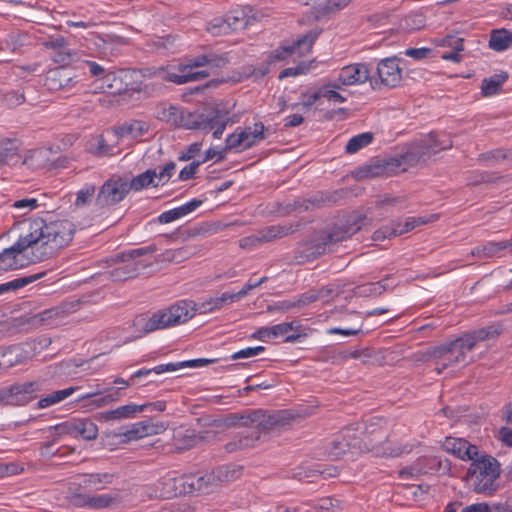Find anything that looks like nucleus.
Listing matches in <instances>:
<instances>
[{
	"instance_id": "obj_1",
	"label": "nucleus",
	"mask_w": 512,
	"mask_h": 512,
	"mask_svg": "<svg viewBox=\"0 0 512 512\" xmlns=\"http://www.w3.org/2000/svg\"><path fill=\"white\" fill-rule=\"evenodd\" d=\"M74 233L75 225L67 219H34L29 224V233L0 253V271L19 269L52 257L72 241Z\"/></svg>"
},
{
	"instance_id": "obj_2",
	"label": "nucleus",
	"mask_w": 512,
	"mask_h": 512,
	"mask_svg": "<svg viewBox=\"0 0 512 512\" xmlns=\"http://www.w3.org/2000/svg\"><path fill=\"white\" fill-rule=\"evenodd\" d=\"M501 333L502 325L493 324L465 333L453 341L433 346L430 356L435 358L437 373L440 374L444 369L466 362V353L472 351L478 342L496 338Z\"/></svg>"
},
{
	"instance_id": "obj_3",
	"label": "nucleus",
	"mask_w": 512,
	"mask_h": 512,
	"mask_svg": "<svg viewBox=\"0 0 512 512\" xmlns=\"http://www.w3.org/2000/svg\"><path fill=\"white\" fill-rule=\"evenodd\" d=\"M366 222V216L361 213L354 212L348 215L344 220L336 223L331 231L322 238L320 243H308L303 246V249L296 251L295 261L298 264H302L326 252H331L333 245L350 238L360 231L366 225Z\"/></svg>"
},
{
	"instance_id": "obj_4",
	"label": "nucleus",
	"mask_w": 512,
	"mask_h": 512,
	"mask_svg": "<svg viewBox=\"0 0 512 512\" xmlns=\"http://www.w3.org/2000/svg\"><path fill=\"white\" fill-rule=\"evenodd\" d=\"M198 309L192 301H179L165 310H160L150 317L140 315L135 318L134 326L144 333L179 325L191 319Z\"/></svg>"
},
{
	"instance_id": "obj_5",
	"label": "nucleus",
	"mask_w": 512,
	"mask_h": 512,
	"mask_svg": "<svg viewBox=\"0 0 512 512\" xmlns=\"http://www.w3.org/2000/svg\"><path fill=\"white\" fill-rule=\"evenodd\" d=\"M468 469V476L473 481L476 493L492 495L498 489L497 479L500 476V464L490 455L474 457Z\"/></svg>"
},
{
	"instance_id": "obj_6",
	"label": "nucleus",
	"mask_w": 512,
	"mask_h": 512,
	"mask_svg": "<svg viewBox=\"0 0 512 512\" xmlns=\"http://www.w3.org/2000/svg\"><path fill=\"white\" fill-rule=\"evenodd\" d=\"M235 470L229 471L228 467H219L205 474H189L185 477V488L187 494L208 493L212 487L220 482H227L234 478Z\"/></svg>"
},
{
	"instance_id": "obj_7",
	"label": "nucleus",
	"mask_w": 512,
	"mask_h": 512,
	"mask_svg": "<svg viewBox=\"0 0 512 512\" xmlns=\"http://www.w3.org/2000/svg\"><path fill=\"white\" fill-rule=\"evenodd\" d=\"M40 390V383L30 381L13 384L9 387L0 389V404L23 406L36 398V393Z\"/></svg>"
},
{
	"instance_id": "obj_8",
	"label": "nucleus",
	"mask_w": 512,
	"mask_h": 512,
	"mask_svg": "<svg viewBox=\"0 0 512 512\" xmlns=\"http://www.w3.org/2000/svg\"><path fill=\"white\" fill-rule=\"evenodd\" d=\"M127 180L118 176L105 181L96 196L95 204L99 208L120 203L129 193Z\"/></svg>"
},
{
	"instance_id": "obj_9",
	"label": "nucleus",
	"mask_w": 512,
	"mask_h": 512,
	"mask_svg": "<svg viewBox=\"0 0 512 512\" xmlns=\"http://www.w3.org/2000/svg\"><path fill=\"white\" fill-rule=\"evenodd\" d=\"M107 263L109 266H115L112 270L108 271V277L115 282L127 281L138 277L142 270L150 266V264L144 263V261H115L114 255L111 256Z\"/></svg>"
},
{
	"instance_id": "obj_10",
	"label": "nucleus",
	"mask_w": 512,
	"mask_h": 512,
	"mask_svg": "<svg viewBox=\"0 0 512 512\" xmlns=\"http://www.w3.org/2000/svg\"><path fill=\"white\" fill-rule=\"evenodd\" d=\"M256 417L257 422L255 431L259 433V436L262 432L267 433L274 429L284 428L290 425L295 418V416L287 410L275 411L273 413L257 410Z\"/></svg>"
},
{
	"instance_id": "obj_11",
	"label": "nucleus",
	"mask_w": 512,
	"mask_h": 512,
	"mask_svg": "<svg viewBox=\"0 0 512 512\" xmlns=\"http://www.w3.org/2000/svg\"><path fill=\"white\" fill-rule=\"evenodd\" d=\"M204 115L206 122L204 131H213V137L216 139L221 138L227 124L230 122L229 111L222 107V104L209 103L204 105Z\"/></svg>"
},
{
	"instance_id": "obj_12",
	"label": "nucleus",
	"mask_w": 512,
	"mask_h": 512,
	"mask_svg": "<svg viewBox=\"0 0 512 512\" xmlns=\"http://www.w3.org/2000/svg\"><path fill=\"white\" fill-rule=\"evenodd\" d=\"M401 162L397 158L388 160H375L370 164L358 168L354 175L357 179L363 180L368 178L391 176L400 168Z\"/></svg>"
},
{
	"instance_id": "obj_13",
	"label": "nucleus",
	"mask_w": 512,
	"mask_h": 512,
	"mask_svg": "<svg viewBox=\"0 0 512 512\" xmlns=\"http://www.w3.org/2000/svg\"><path fill=\"white\" fill-rule=\"evenodd\" d=\"M401 58L397 56L388 57L379 61L377 74L383 85L389 88L399 86L402 81V69L400 68Z\"/></svg>"
},
{
	"instance_id": "obj_14",
	"label": "nucleus",
	"mask_w": 512,
	"mask_h": 512,
	"mask_svg": "<svg viewBox=\"0 0 512 512\" xmlns=\"http://www.w3.org/2000/svg\"><path fill=\"white\" fill-rule=\"evenodd\" d=\"M320 35L319 30H311L302 37L298 38L292 45L283 46L273 51L272 59L283 60L297 52L299 55L309 53L315 40Z\"/></svg>"
},
{
	"instance_id": "obj_15",
	"label": "nucleus",
	"mask_w": 512,
	"mask_h": 512,
	"mask_svg": "<svg viewBox=\"0 0 512 512\" xmlns=\"http://www.w3.org/2000/svg\"><path fill=\"white\" fill-rule=\"evenodd\" d=\"M78 82L77 76L67 67L60 65L54 69H50L46 76L44 85L52 91L61 89H70Z\"/></svg>"
},
{
	"instance_id": "obj_16",
	"label": "nucleus",
	"mask_w": 512,
	"mask_h": 512,
	"mask_svg": "<svg viewBox=\"0 0 512 512\" xmlns=\"http://www.w3.org/2000/svg\"><path fill=\"white\" fill-rule=\"evenodd\" d=\"M362 428V425H349L345 427L337 437L331 442L329 453L333 457H340L350 449H361V437H354L352 441L347 440V436H350V432L358 431Z\"/></svg>"
},
{
	"instance_id": "obj_17",
	"label": "nucleus",
	"mask_w": 512,
	"mask_h": 512,
	"mask_svg": "<svg viewBox=\"0 0 512 512\" xmlns=\"http://www.w3.org/2000/svg\"><path fill=\"white\" fill-rule=\"evenodd\" d=\"M369 77L370 73L367 65L356 63L343 67L335 81L341 86H351L365 83Z\"/></svg>"
},
{
	"instance_id": "obj_18",
	"label": "nucleus",
	"mask_w": 512,
	"mask_h": 512,
	"mask_svg": "<svg viewBox=\"0 0 512 512\" xmlns=\"http://www.w3.org/2000/svg\"><path fill=\"white\" fill-rule=\"evenodd\" d=\"M333 196L325 192H317L309 198H298L285 206V213L305 212L309 209L320 208L327 203L333 202Z\"/></svg>"
},
{
	"instance_id": "obj_19",
	"label": "nucleus",
	"mask_w": 512,
	"mask_h": 512,
	"mask_svg": "<svg viewBox=\"0 0 512 512\" xmlns=\"http://www.w3.org/2000/svg\"><path fill=\"white\" fill-rule=\"evenodd\" d=\"M442 448L461 460H472L479 454L477 446L470 444L463 438L446 437L442 443Z\"/></svg>"
},
{
	"instance_id": "obj_20",
	"label": "nucleus",
	"mask_w": 512,
	"mask_h": 512,
	"mask_svg": "<svg viewBox=\"0 0 512 512\" xmlns=\"http://www.w3.org/2000/svg\"><path fill=\"white\" fill-rule=\"evenodd\" d=\"M166 429L164 423H153L151 420H144L134 423L125 432L121 433L122 436L128 441L137 440L150 435H156Z\"/></svg>"
},
{
	"instance_id": "obj_21",
	"label": "nucleus",
	"mask_w": 512,
	"mask_h": 512,
	"mask_svg": "<svg viewBox=\"0 0 512 512\" xmlns=\"http://www.w3.org/2000/svg\"><path fill=\"white\" fill-rule=\"evenodd\" d=\"M204 439V436L194 429L178 427L173 431V446L179 451L189 450Z\"/></svg>"
},
{
	"instance_id": "obj_22",
	"label": "nucleus",
	"mask_w": 512,
	"mask_h": 512,
	"mask_svg": "<svg viewBox=\"0 0 512 512\" xmlns=\"http://www.w3.org/2000/svg\"><path fill=\"white\" fill-rule=\"evenodd\" d=\"M145 406H138L134 403L119 406L116 409L97 413L96 419L100 422H110L133 418L137 413L143 412Z\"/></svg>"
},
{
	"instance_id": "obj_23",
	"label": "nucleus",
	"mask_w": 512,
	"mask_h": 512,
	"mask_svg": "<svg viewBox=\"0 0 512 512\" xmlns=\"http://www.w3.org/2000/svg\"><path fill=\"white\" fill-rule=\"evenodd\" d=\"M149 126L139 120L125 122L122 125L116 126L112 129L114 137L119 140L124 137H131L137 139L148 132Z\"/></svg>"
},
{
	"instance_id": "obj_24",
	"label": "nucleus",
	"mask_w": 512,
	"mask_h": 512,
	"mask_svg": "<svg viewBox=\"0 0 512 512\" xmlns=\"http://www.w3.org/2000/svg\"><path fill=\"white\" fill-rule=\"evenodd\" d=\"M298 227L299 224H297L296 226L292 224L271 225L257 231V237L259 238L261 244L269 243L295 232L298 229Z\"/></svg>"
},
{
	"instance_id": "obj_25",
	"label": "nucleus",
	"mask_w": 512,
	"mask_h": 512,
	"mask_svg": "<svg viewBox=\"0 0 512 512\" xmlns=\"http://www.w3.org/2000/svg\"><path fill=\"white\" fill-rule=\"evenodd\" d=\"M160 78L164 81L173 82L181 85L192 81H198L205 79L209 76V72L206 70L196 71L195 74H189L187 70L185 72H166L164 68L158 71Z\"/></svg>"
},
{
	"instance_id": "obj_26",
	"label": "nucleus",
	"mask_w": 512,
	"mask_h": 512,
	"mask_svg": "<svg viewBox=\"0 0 512 512\" xmlns=\"http://www.w3.org/2000/svg\"><path fill=\"white\" fill-rule=\"evenodd\" d=\"M128 76L123 71L119 72H108L103 77L102 87L106 88V91L110 94L120 95L125 93L129 89V84L124 81Z\"/></svg>"
},
{
	"instance_id": "obj_27",
	"label": "nucleus",
	"mask_w": 512,
	"mask_h": 512,
	"mask_svg": "<svg viewBox=\"0 0 512 512\" xmlns=\"http://www.w3.org/2000/svg\"><path fill=\"white\" fill-rule=\"evenodd\" d=\"M206 116L204 115V108L202 111H189L180 110L177 126L186 129H200L203 130L208 122H206Z\"/></svg>"
},
{
	"instance_id": "obj_28",
	"label": "nucleus",
	"mask_w": 512,
	"mask_h": 512,
	"mask_svg": "<svg viewBox=\"0 0 512 512\" xmlns=\"http://www.w3.org/2000/svg\"><path fill=\"white\" fill-rule=\"evenodd\" d=\"M161 496L164 498H172L181 494H187L182 491L185 488V477H166L159 481Z\"/></svg>"
},
{
	"instance_id": "obj_29",
	"label": "nucleus",
	"mask_w": 512,
	"mask_h": 512,
	"mask_svg": "<svg viewBox=\"0 0 512 512\" xmlns=\"http://www.w3.org/2000/svg\"><path fill=\"white\" fill-rule=\"evenodd\" d=\"M19 142L17 139H0V166L9 165L18 161Z\"/></svg>"
},
{
	"instance_id": "obj_30",
	"label": "nucleus",
	"mask_w": 512,
	"mask_h": 512,
	"mask_svg": "<svg viewBox=\"0 0 512 512\" xmlns=\"http://www.w3.org/2000/svg\"><path fill=\"white\" fill-rule=\"evenodd\" d=\"M386 424V421L380 417H372L369 421L365 423H355L353 426L362 425V428L359 429L360 434H365L368 437H371V442H378L381 438L386 437L385 433H381L383 426Z\"/></svg>"
},
{
	"instance_id": "obj_31",
	"label": "nucleus",
	"mask_w": 512,
	"mask_h": 512,
	"mask_svg": "<svg viewBox=\"0 0 512 512\" xmlns=\"http://www.w3.org/2000/svg\"><path fill=\"white\" fill-rule=\"evenodd\" d=\"M420 143L424 150L428 152V158L432 154L450 149L453 145V142L449 137L440 139L436 133H430L425 139L420 140Z\"/></svg>"
},
{
	"instance_id": "obj_32",
	"label": "nucleus",
	"mask_w": 512,
	"mask_h": 512,
	"mask_svg": "<svg viewBox=\"0 0 512 512\" xmlns=\"http://www.w3.org/2000/svg\"><path fill=\"white\" fill-rule=\"evenodd\" d=\"M507 72L495 74L489 78H484L481 84V93L484 97H490L501 91L502 85L507 81Z\"/></svg>"
},
{
	"instance_id": "obj_33",
	"label": "nucleus",
	"mask_w": 512,
	"mask_h": 512,
	"mask_svg": "<svg viewBox=\"0 0 512 512\" xmlns=\"http://www.w3.org/2000/svg\"><path fill=\"white\" fill-rule=\"evenodd\" d=\"M264 124L262 122L255 123L253 128L246 127L239 131L243 142V149L252 147L258 141L263 140L264 136Z\"/></svg>"
},
{
	"instance_id": "obj_34",
	"label": "nucleus",
	"mask_w": 512,
	"mask_h": 512,
	"mask_svg": "<svg viewBox=\"0 0 512 512\" xmlns=\"http://www.w3.org/2000/svg\"><path fill=\"white\" fill-rule=\"evenodd\" d=\"M257 410L248 414H233L228 418V426L243 427L246 430L242 433H251L256 430Z\"/></svg>"
},
{
	"instance_id": "obj_35",
	"label": "nucleus",
	"mask_w": 512,
	"mask_h": 512,
	"mask_svg": "<svg viewBox=\"0 0 512 512\" xmlns=\"http://www.w3.org/2000/svg\"><path fill=\"white\" fill-rule=\"evenodd\" d=\"M512 45V32L506 29L493 30L490 34L489 47L494 51L507 50Z\"/></svg>"
},
{
	"instance_id": "obj_36",
	"label": "nucleus",
	"mask_w": 512,
	"mask_h": 512,
	"mask_svg": "<svg viewBox=\"0 0 512 512\" xmlns=\"http://www.w3.org/2000/svg\"><path fill=\"white\" fill-rule=\"evenodd\" d=\"M130 190L140 191L149 186L158 187L156 185V170L148 169L145 172L133 177L130 182L127 181Z\"/></svg>"
},
{
	"instance_id": "obj_37",
	"label": "nucleus",
	"mask_w": 512,
	"mask_h": 512,
	"mask_svg": "<svg viewBox=\"0 0 512 512\" xmlns=\"http://www.w3.org/2000/svg\"><path fill=\"white\" fill-rule=\"evenodd\" d=\"M512 247V240L500 242H487L483 246L475 247L471 251L472 256L490 258L496 255L499 251Z\"/></svg>"
},
{
	"instance_id": "obj_38",
	"label": "nucleus",
	"mask_w": 512,
	"mask_h": 512,
	"mask_svg": "<svg viewBox=\"0 0 512 512\" xmlns=\"http://www.w3.org/2000/svg\"><path fill=\"white\" fill-rule=\"evenodd\" d=\"M79 389H80L79 386H73V387L65 388L63 390L53 391L52 393L46 395L45 397L40 398L37 403V406L39 409H43V408H47L52 405H55V404L65 400L66 398L71 396L75 391H77Z\"/></svg>"
},
{
	"instance_id": "obj_39",
	"label": "nucleus",
	"mask_w": 512,
	"mask_h": 512,
	"mask_svg": "<svg viewBox=\"0 0 512 512\" xmlns=\"http://www.w3.org/2000/svg\"><path fill=\"white\" fill-rule=\"evenodd\" d=\"M416 227V219L410 218L403 225L398 224L397 227H385L374 232L373 239L380 240L390 238L392 236L402 235Z\"/></svg>"
},
{
	"instance_id": "obj_40",
	"label": "nucleus",
	"mask_w": 512,
	"mask_h": 512,
	"mask_svg": "<svg viewBox=\"0 0 512 512\" xmlns=\"http://www.w3.org/2000/svg\"><path fill=\"white\" fill-rule=\"evenodd\" d=\"M259 440V433L252 431L251 433H240L237 440L231 441L225 445V450L229 453L237 450L253 447L255 442Z\"/></svg>"
},
{
	"instance_id": "obj_41",
	"label": "nucleus",
	"mask_w": 512,
	"mask_h": 512,
	"mask_svg": "<svg viewBox=\"0 0 512 512\" xmlns=\"http://www.w3.org/2000/svg\"><path fill=\"white\" fill-rule=\"evenodd\" d=\"M51 58L55 63L68 65L73 61L80 60V55L78 56V53L72 50L65 40L61 43V48L52 51Z\"/></svg>"
},
{
	"instance_id": "obj_42",
	"label": "nucleus",
	"mask_w": 512,
	"mask_h": 512,
	"mask_svg": "<svg viewBox=\"0 0 512 512\" xmlns=\"http://www.w3.org/2000/svg\"><path fill=\"white\" fill-rule=\"evenodd\" d=\"M397 159L400 160L401 165L414 166L421 161L425 162L428 159V152L424 150L419 142Z\"/></svg>"
},
{
	"instance_id": "obj_43",
	"label": "nucleus",
	"mask_w": 512,
	"mask_h": 512,
	"mask_svg": "<svg viewBox=\"0 0 512 512\" xmlns=\"http://www.w3.org/2000/svg\"><path fill=\"white\" fill-rule=\"evenodd\" d=\"M425 23V16L422 13H411L400 19L399 29L411 33L422 29Z\"/></svg>"
},
{
	"instance_id": "obj_44",
	"label": "nucleus",
	"mask_w": 512,
	"mask_h": 512,
	"mask_svg": "<svg viewBox=\"0 0 512 512\" xmlns=\"http://www.w3.org/2000/svg\"><path fill=\"white\" fill-rule=\"evenodd\" d=\"M270 333L272 338L284 336L285 342L293 343L300 338L299 333L289 334L292 331H296L297 327L294 326V322H284L270 327Z\"/></svg>"
},
{
	"instance_id": "obj_45",
	"label": "nucleus",
	"mask_w": 512,
	"mask_h": 512,
	"mask_svg": "<svg viewBox=\"0 0 512 512\" xmlns=\"http://www.w3.org/2000/svg\"><path fill=\"white\" fill-rule=\"evenodd\" d=\"M75 433L74 436H81L85 440H93L98 435L97 426L87 419H74Z\"/></svg>"
},
{
	"instance_id": "obj_46",
	"label": "nucleus",
	"mask_w": 512,
	"mask_h": 512,
	"mask_svg": "<svg viewBox=\"0 0 512 512\" xmlns=\"http://www.w3.org/2000/svg\"><path fill=\"white\" fill-rule=\"evenodd\" d=\"M45 275V272L37 273L29 276L19 277L7 283L0 284V294H3L8 291H15L20 288H23L34 281L40 279Z\"/></svg>"
},
{
	"instance_id": "obj_47",
	"label": "nucleus",
	"mask_w": 512,
	"mask_h": 512,
	"mask_svg": "<svg viewBox=\"0 0 512 512\" xmlns=\"http://www.w3.org/2000/svg\"><path fill=\"white\" fill-rule=\"evenodd\" d=\"M179 112L180 110L175 106L160 104L156 107L155 116L161 121L177 126Z\"/></svg>"
},
{
	"instance_id": "obj_48",
	"label": "nucleus",
	"mask_w": 512,
	"mask_h": 512,
	"mask_svg": "<svg viewBox=\"0 0 512 512\" xmlns=\"http://www.w3.org/2000/svg\"><path fill=\"white\" fill-rule=\"evenodd\" d=\"M157 251V246L155 244H150L145 247L136 248V249H130L127 251H123L121 253H118L114 255L115 261H126V260H134L136 258L143 257L148 254H153Z\"/></svg>"
},
{
	"instance_id": "obj_49",
	"label": "nucleus",
	"mask_w": 512,
	"mask_h": 512,
	"mask_svg": "<svg viewBox=\"0 0 512 512\" xmlns=\"http://www.w3.org/2000/svg\"><path fill=\"white\" fill-rule=\"evenodd\" d=\"M373 141V133L364 132L353 136L346 144L345 151L347 154H354L363 147H366Z\"/></svg>"
},
{
	"instance_id": "obj_50",
	"label": "nucleus",
	"mask_w": 512,
	"mask_h": 512,
	"mask_svg": "<svg viewBox=\"0 0 512 512\" xmlns=\"http://www.w3.org/2000/svg\"><path fill=\"white\" fill-rule=\"evenodd\" d=\"M235 300L234 293L225 292L219 297L210 298L208 301L203 302L198 309L200 313L212 312L216 309H220L228 301L233 302Z\"/></svg>"
},
{
	"instance_id": "obj_51",
	"label": "nucleus",
	"mask_w": 512,
	"mask_h": 512,
	"mask_svg": "<svg viewBox=\"0 0 512 512\" xmlns=\"http://www.w3.org/2000/svg\"><path fill=\"white\" fill-rule=\"evenodd\" d=\"M341 87L342 86L337 81H330L329 83L321 87L322 97L335 103L345 102L346 98L343 97L339 92H337V90H340Z\"/></svg>"
},
{
	"instance_id": "obj_52",
	"label": "nucleus",
	"mask_w": 512,
	"mask_h": 512,
	"mask_svg": "<svg viewBox=\"0 0 512 512\" xmlns=\"http://www.w3.org/2000/svg\"><path fill=\"white\" fill-rule=\"evenodd\" d=\"M50 430H52L54 432L53 439L51 442H48L45 444L46 447H50L51 445H53L60 436H63V435L74 436V433H75L74 419L70 420V421L63 422V423L55 425V426H52V427H50Z\"/></svg>"
},
{
	"instance_id": "obj_53",
	"label": "nucleus",
	"mask_w": 512,
	"mask_h": 512,
	"mask_svg": "<svg viewBox=\"0 0 512 512\" xmlns=\"http://www.w3.org/2000/svg\"><path fill=\"white\" fill-rule=\"evenodd\" d=\"M38 207V201L35 198H24L20 200H16L12 205L11 208L16 210L15 217H21L32 210L36 209Z\"/></svg>"
},
{
	"instance_id": "obj_54",
	"label": "nucleus",
	"mask_w": 512,
	"mask_h": 512,
	"mask_svg": "<svg viewBox=\"0 0 512 512\" xmlns=\"http://www.w3.org/2000/svg\"><path fill=\"white\" fill-rule=\"evenodd\" d=\"M398 474H399V477L402 479H409V478L418 477L423 474H427V469H426V466H424L421 461L417 460L412 465L406 466V467L402 468L401 470H399Z\"/></svg>"
},
{
	"instance_id": "obj_55",
	"label": "nucleus",
	"mask_w": 512,
	"mask_h": 512,
	"mask_svg": "<svg viewBox=\"0 0 512 512\" xmlns=\"http://www.w3.org/2000/svg\"><path fill=\"white\" fill-rule=\"evenodd\" d=\"M74 484L84 488L99 489V485L102 484V479L99 473L84 474L76 477Z\"/></svg>"
},
{
	"instance_id": "obj_56",
	"label": "nucleus",
	"mask_w": 512,
	"mask_h": 512,
	"mask_svg": "<svg viewBox=\"0 0 512 512\" xmlns=\"http://www.w3.org/2000/svg\"><path fill=\"white\" fill-rule=\"evenodd\" d=\"M207 61V54L199 55L192 59H188L185 64H179L176 66V70L179 72H185V70H187L189 74H195L193 69L206 66Z\"/></svg>"
},
{
	"instance_id": "obj_57",
	"label": "nucleus",
	"mask_w": 512,
	"mask_h": 512,
	"mask_svg": "<svg viewBox=\"0 0 512 512\" xmlns=\"http://www.w3.org/2000/svg\"><path fill=\"white\" fill-rule=\"evenodd\" d=\"M95 191H96V188H95L94 185L86 184L83 188H81L77 192V197H76V200H75V205L77 207H81V206L87 205L91 201L92 197L94 196Z\"/></svg>"
},
{
	"instance_id": "obj_58",
	"label": "nucleus",
	"mask_w": 512,
	"mask_h": 512,
	"mask_svg": "<svg viewBox=\"0 0 512 512\" xmlns=\"http://www.w3.org/2000/svg\"><path fill=\"white\" fill-rule=\"evenodd\" d=\"M62 311L59 308L44 310L33 317L34 323L50 324L53 320L60 317Z\"/></svg>"
},
{
	"instance_id": "obj_59",
	"label": "nucleus",
	"mask_w": 512,
	"mask_h": 512,
	"mask_svg": "<svg viewBox=\"0 0 512 512\" xmlns=\"http://www.w3.org/2000/svg\"><path fill=\"white\" fill-rule=\"evenodd\" d=\"M176 168V164L172 161L166 163L159 172H156V185H164L172 177Z\"/></svg>"
},
{
	"instance_id": "obj_60",
	"label": "nucleus",
	"mask_w": 512,
	"mask_h": 512,
	"mask_svg": "<svg viewBox=\"0 0 512 512\" xmlns=\"http://www.w3.org/2000/svg\"><path fill=\"white\" fill-rule=\"evenodd\" d=\"M237 129L234 133L230 134L225 140V147L223 152L226 153L231 150H244L243 142L240 133Z\"/></svg>"
},
{
	"instance_id": "obj_61",
	"label": "nucleus",
	"mask_w": 512,
	"mask_h": 512,
	"mask_svg": "<svg viewBox=\"0 0 512 512\" xmlns=\"http://www.w3.org/2000/svg\"><path fill=\"white\" fill-rule=\"evenodd\" d=\"M405 56L413 58L414 60L420 61L431 57L433 50L431 48H408L404 52Z\"/></svg>"
},
{
	"instance_id": "obj_62",
	"label": "nucleus",
	"mask_w": 512,
	"mask_h": 512,
	"mask_svg": "<svg viewBox=\"0 0 512 512\" xmlns=\"http://www.w3.org/2000/svg\"><path fill=\"white\" fill-rule=\"evenodd\" d=\"M47 152L43 149H36L24 158L23 164L36 168L41 165L40 160L46 156Z\"/></svg>"
},
{
	"instance_id": "obj_63",
	"label": "nucleus",
	"mask_w": 512,
	"mask_h": 512,
	"mask_svg": "<svg viewBox=\"0 0 512 512\" xmlns=\"http://www.w3.org/2000/svg\"><path fill=\"white\" fill-rule=\"evenodd\" d=\"M4 101L8 107H16L25 102V96L23 92L19 90H12L4 94Z\"/></svg>"
},
{
	"instance_id": "obj_64",
	"label": "nucleus",
	"mask_w": 512,
	"mask_h": 512,
	"mask_svg": "<svg viewBox=\"0 0 512 512\" xmlns=\"http://www.w3.org/2000/svg\"><path fill=\"white\" fill-rule=\"evenodd\" d=\"M114 152V145L108 144L103 135L96 137V148L94 153L99 156L111 155Z\"/></svg>"
}]
</instances>
